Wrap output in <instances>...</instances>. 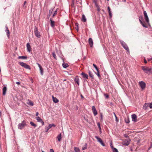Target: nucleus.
<instances>
[{"label":"nucleus","instance_id":"nucleus-1","mask_svg":"<svg viewBox=\"0 0 152 152\" xmlns=\"http://www.w3.org/2000/svg\"><path fill=\"white\" fill-rule=\"evenodd\" d=\"M142 69L145 73H152V67L149 68L145 66H142Z\"/></svg>","mask_w":152,"mask_h":152},{"label":"nucleus","instance_id":"nucleus-2","mask_svg":"<svg viewBox=\"0 0 152 152\" xmlns=\"http://www.w3.org/2000/svg\"><path fill=\"white\" fill-rule=\"evenodd\" d=\"M26 125V122L25 121L23 120L20 123H19L18 124V128L20 129H23L24 127Z\"/></svg>","mask_w":152,"mask_h":152},{"label":"nucleus","instance_id":"nucleus-3","mask_svg":"<svg viewBox=\"0 0 152 152\" xmlns=\"http://www.w3.org/2000/svg\"><path fill=\"white\" fill-rule=\"evenodd\" d=\"M120 43L123 47L129 53V50L128 46L126 43L123 41H121Z\"/></svg>","mask_w":152,"mask_h":152},{"label":"nucleus","instance_id":"nucleus-4","mask_svg":"<svg viewBox=\"0 0 152 152\" xmlns=\"http://www.w3.org/2000/svg\"><path fill=\"white\" fill-rule=\"evenodd\" d=\"M34 32L36 37L38 38H39L40 37V33L38 31L37 27L36 26L34 27Z\"/></svg>","mask_w":152,"mask_h":152},{"label":"nucleus","instance_id":"nucleus-5","mask_svg":"<svg viewBox=\"0 0 152 152\" xmlns=\"http://www.w3.org/2000/svg\"><path fill=\"white\" fill-rule=\"evenodd\" d=\"M53 126L55 127L56 126V125L53 124H49L48 126H45V132H48L49 130Z\"/></svg>","mask_w":152,"mask_h":152},{"label":"nucleus","instance_id":"nucleus-6","mask_svg":"<svg viewBox=\"0 0 152 152\" xmlns=\"http://www.w3.org/2000/svg\"><path fill=\"white\" fill-rule=\"evenodd\" d=\"M95 137L97 139L98 141L99 142L102 146L104 147H105V145L104 143L100 137L96 136H95Z\"/></svg>","mask_w":152,"mask_h":152},{"label":"nucleus","instance_id":"nucleus-7","mask_svg":"<svg viewBox=\"0 0 152 152\" xmlns=\"http://www.w3.org/2000/svg\"><path fill=\"white\" fill-rule=\"evenodd\" d=\"M143 14L145 17V18L146 22L147 23H149V19L148 17L147 13L145 11H143Z\"/></svg>","mask_w":152,"mask_h":152},{"label":"nucleus","instance_id":"nucleus-8","mask_svg":"<svg viewBox=\"0 0 152 152\" xmlns=\"http://www.w3.org/2000/svg\"><path fill=\"white\" fill-rule=\"evenodd\" d=\"M140 85L142 89H145L146 84L145 82L143 81H141L139 82Z\"/></svg>","mask_w":152,"mask_h":152},{"label":"nucleus","instance_id":"nucleus-9","mask_svg":"<svg viewBox=\"0 0 152 152\" xmlns=\"http://www.w3.org/2000/svg\"><path fill=\"white\" fill-rule=\"evenodd\" d=\"M130 140H125L123 142V144L126 146H128L130 144Z\"/></svg>","mask_w":152,"mask_h":152},{"label":"nucleus","instance_id":"nucleus-10","mask_svg":"<svg viewBox=\"0 0 152 152\" xmlns=\"http://www.w3.org/2000/svg\"><path fill=\"white\" fill-rule=\"evenodd\" d=\"M92 110L93 113L94 114V116H96L97 114V111L96 110L95 107L94 106H93L92 107Z\"/></svg>","mask_w":152,"mask_h":152},{"label":"nucleus","instance_id":"nucleus-11","mask_svg":"<svg viewBox=\"0 0 152 152\" xmlns=\"http://www.w3.org/2000/svg\"><path fill=\"white\" fill-rule=\"evenodd\" d=\"M132 120L134 122H136L137 121V116L136 115L134 114L132 115Z\"/></svg>","mask_w":152,"mask_h":152},{"label":"nucleus","instance_id":"nucleus-12","mask_svg":"<svg viewBox=\"0 0 152 152\" xmlns=\"http://www.w3.org/2000/svg\"><path fill=\"white\" fill-rule=\"evenodd\" d=\"M88 43L91 47H92L93 45V42L92 39L90 38L89 39Z\"/></svg>","mask_w":152,"mask_h":152},{"label":"nucleus","instance_id":"nucleus-13","mask_svg":"<svg viewBox=\"0 0 152 152\" xmlns=\"http://www.w3.org/2000/svg\"><path fill=\"white\" fill-rule=\"evenodd\" d=\"M74 81L78 85H79V80L77 76L74 79Z\"/></svg>","mask_w":152,"mask_h":152},{"label":"nucleus","instance_id":"nucleus-14","mask_svg":"<svg viewBox=\"0 0 152 152\" xmlns=\"http://www.w3.org/2000/svg\"><path fill=\"white\" fill-rule=\"evenodd\" d=\"M26 46L28 51L29 52H30L31 51V50L30 45L28 43H27L26 44Z\"/></svg>","mask_w":152,"mask_h":152},{"label":"nucleus","instance_id":"nucleus-15","mask_svg":"<svg viewBox=\"0 0 152 152\" xmlns=\"http://www.w3.org/2000/svg\"><path fill=\"white\" fill-rule=\"evenodd\" d=\"M81 75L83 78H85L86 79H88V76L87 74H86L84 72H82L81 73Z\"/></svg>","mask_w":152,"mask_h":152},{"label":"nucleus","instance_id":"nucleus-16","mask_svg":"<svg viewBox=\"0 0 152 152\" xmlns=\"http://www.w3.org/2000/svg\"><path fill=\"white\" fill-rule=\"evenodd\" d=\"M148 107H150L149 103H145L143 106V108L145 110H146Z\"/></svg>","mask_w":152,"mask_h":152},{"label":"nucleus","instance_id":"nucleus-17","mask_svg":"<svg viewBox=\"0 0 152 152\" xmlns=\"http://www.w3.org/2000/svg\"><path fill=\"white\" fill-rule=\"evenodd\" d=\"M50 25L53 28L55 26V22L52 20L51 18L50 19Z\"/></svg>","mask_w":152,"mask_h":152},{"label":"nucleus","instance_id":"nucleus-18","mask_svg":"<svg viewBox=\"0 0 152 152\" xmlns=\"http://www.w3.org/2000/svg\"><path fill=\"white\" fill-rule=\"evenodd\" d=\"M7 90V88L6 86H4L3 88V95H5L6 94V92Z\"/></svg>","mask_w":152,"mask_h":152},{"label":"nucleus","instance_id":"nucleus-19","mask_svg":"<svg viewBox=\"0 0 152 152\" xmlns=\"http://www.w3.org/2000/svg\"><path fill=\"white\" fill-rule=\"evenodd\" d=\"M52 98L53 102L55 103H57L58 102V100L56 98L52 96Z\"/></svg>","mask_w":152,"mask_h":152},{"label":"nucleus","instance_id":"nucleus-20","mask_svg":"<svg viewBox=\"0 0 152 152\" xmlns=\"http://www.w3.org/2000/svg\"><path fill=\"white\" fill-rule=\"evenodd\" d=\"M5 28H6L5 32L7 33V37H9L10 34V33L7 25L6 26Z\"/></svg>","mask_w":152,"mask_h":152},{"label":"nucleus","instance_id":"nucleus-21","mask_svg":"<svg viewBox=\"0 0 152 152\" xmlns=\"http://www.w3.org/2000/svg\"><path fill=\"white\" fill-rule=\"evenodd\" d=\"M82 20L83 22H86V19L84 14L82 15Z\"/></svg>","mask_w":152,"mask_h":152},{"label":"nucleus","instance_id":"nucleus-22","mask_svg":"<svg viewBox=\"0 0 152 152\" xmlns=\"http://www.w3.org/2000/svg\"><path fill=\"white\" fill-rule=\"evenodd\" d=\"M110 146L113 150V152H118L117 149L113 147L112 144Z\"/></svg>","mask_w":152,"mask_h":152},{"label":"nucleus","instance_id":"nucleus-23","mask_svg":"<svg viewBox=\"0 0 152 152\" xmlns=\"http://www.w3.org/2000/svg\"><path fill=\"white\" fill-rule=\"evenodd\" d=\"M139 20L140 23L142 24V26L143 27H145V28H147V26L146 25H145L142 22V20H141V19H140V17H139Z\"/></svg>","mask_w":152,"mask_h":152},{"label":"nucleus","instance_id":"nucleus-24","mask_svg":"<svg viewBox=\"0 0 152 152\" xmlns=\"http://www.w3.org/2000/svg\"><path fill=\"white\" fill-rule=\"evenodd\" d=\"M88 74H89V76L90 77H91L92 78H94V75H93V73H92V72L91 71H88Z\"/></svg>","mask_w":152,"mask_h":152},{"label":"nucleus","instance_id":"nucleus-25","mask_svg":"<svg viewBox=\"0 0 152 152\" xmlns=\"http://www.w3.org/2000/svg\"><path fill=\"white\" fill-rule=\"evenodd\" d=\"M61 134L60 133L58 135L57 137V138L58 139V140L59 141H60L61 140Z\"/></svg>","mask_w":152,"mask_h":152},{"label":"nucleus","instance_id":"nucleus-26","mask_svg":"<svg viewBox=\"0 0 152 152\" xmlns=\"http://www.w3.org/2000/svg\"><path fill=\"white\" fill-rule=\"evenodd\" d=\"M74 148L75 152H80V149L78 148L75 147Z\"/></svg>","mask_w":152,"mask_h":152},{"label":"nucleus","instance_id":"nucleus-27","mask_svg":"<svg viewBox=\"0 0 152 152\" xmlns=\"http://www.w3.org/2000/svg\"><path fill=\"white\" fill-rule=\"evenodd\" d=\"M23 67H24L27 69H31V68H30L29 66L28 65L26 64Z\"/></svg>","mask_w":152,"mask_h":152},{"label":"nucleus","instance_id":"nucleus-28","mask_svg":"<svg viewBox=\"0 0 152 152\" xmlns=\"http://www.w3.org/2000/svg\"><path fill=\"white\" fill-rule=\"evenodd\" d=\"M27 58V57L26 56H19L18 57V59H26Z\"/></svg>","mask_w":152,"mask_h":152},{"label":"nucleus","instance_id":"nucleus-29","mask_svg":"<svg viewBox=\"0 0 152 152\" xmlns=\"http://www.w3.org/2000/svg\"><path fill=\"white\" fill-rule=\"evenodd\" d=\"M26 63H24L23 62H19V64L22 66L24 67Z\"/></svg>","mask_w":152,"mask_h":152},{"label":"nucleus","instance_id":"nucleus-30","mask_svg":"<svg viewBox=\"0 0 152 152\" xmlns=\"http://www.w3.org/2000/svg\"><path fill=\"white\" fill-rule=\"evenodd\" d=\"M62 66L64 68H66L68 66V64L67 63L65 64L64 62H63L62 64Z\"/></svg>","mask_w":152,"mask_h":152},{"label":"nucleus","instance_id":"nucleus-31","mask_svg":"<svg viewBox=\"0 0 152 152\" xmlns=\"http://www.w3.org/2000/svg\"><path fill=\"white\" fill-rule=\"evenodd\" d=\"M36 119L38 122H40L42 121V120L39 116L36 117Z\"/></svg>","mask_w":152,"mask_h":152},{"label":"nucleus","instance_id":"nucleus-32","mask_svg":"<svg viewBox=\"0 0 152 152\" xmlns=\"http://www.w3.org/2000/svg\"><path fill=\"white\" fill-rule=\"evenodd\" d=\"M93 66L95 68L96 70L97 71V72H98V70H99V69L94 64H93Z\"/></svg>","mask_w":152,"mask_h":152},{"label":"nucleus","instance_id":"nucleus-33","mask_svg":"<svg viewBox=\"0 0 152 152\" xmlns=\"http://www.w3.org/2000/svg\"><path fill=\"white\" fill-rule=\"evenodd\" d=\"M30 123L31 124V125L33 126H34L35 127L37 126V125L35 124H34L32 122H30Z\"/></svg>","mask_w":152,"mask_h":152},{"label":"nucleus","instance_id":"nucleus-34","mask_svg":"<svg viewBox=\"0 0 152 152\" xmlns=\"http://www.w3.org/2000/svg\"><path fill=\"white\" fill-rule=\"evenodd\" d=\"M125 121L126 123L128 124L129 123V120L128 118L125 119Z\"/></svg>","mask_w":152,"mask_h":152},{"label":"nucleus","instance_id":"nucleus-35","mask_svg":"<svg viewBox=\"0 0 152 152\" xmlns=\"http://www.w3.org/2000/svg\"><path fill=\"white\" fill-rule=\"evenodd\" d=\"M57 13V9L54 12L53 15L52 17H54V16L56 15Z\"/></svg>","mask_w":152,"mask_h":152},{"label":"nucleus","instance_id":"nucleus-36","mask_svg":"<svg viewBox=\"0 0 152 152\" xmlns=\"http://www.w3.org/2000/svg\"><path fill=\"white\" fill-rule=\"evenodd\" d=\"M39 70L40 72V73L41 75H43V69L42 68L40 69Z\"/></svg>","mask_w":152,"mask_h":152},{"label":"nucleus","instance_id":"nucleus-37","mask_svg":"<svg viewBox=\"0 0 152 152\" xmlns=\"http://www.w3.org/2000/svg\"><path fill=\"white\" fill-rule=\"evenodd\" d=\"M87 144L86 143L85 144V146L84 147H82V150H83L86 149L87 148Z\"/></svg>","mask_w":152,"mask_h":152},{"label":"nucleus","instance_id":"nucleus-38","mask_svg":"<svg viewBox=\"0 0 152 152\" xmlns=\"http://www.w3.org/2000/svg\"><path fill=\"white\" fill-rule=\"evenodd\" d=\"M53 56L55 59H56V56L55 54V53L54 52H53L52 53Z\"/></svg>","mask_w":152,"mask_h":152},{"label":"nucleus","instance_id":"nucleus-39","mask_svg":"<svg viewBox=\"0 0 152 152\" xmlns=\"http://www.w3.org/2000/svg\"><path fill=\"white\" fill-rule=\"evenodd\" d=\"M97 125L98 126L99 128V131H101V126H100V124L99 123V122L98 123H97Z\"/></svg>","mask_w":152,"mask_h":152},{"label":"nucleus","instance_id":"nucleus-40","mask_svg":"<svg viewBox=\"0 0 152 152\" xmlns=\"http://www.w3.org/2000/svg\"><path fill=\"white\" fill-rule=\"evenodd\" d=\"M113 114H114V116L115 117V121L117 122H118V120L117 117L115 113H113Z\"/></svg>","mask_w":152,"mask_h":152},{"label":"nucleus","instance_id":"nucleus-41","mask_svg":"<svg viewBox=\"0 0 152 152\" xmlns=\"http://www.w3.org/2000/svg\"><path fill=\"white\" fill-rule=\"evenodd\" d=\"M108 13L110 17L111 18L112 16V14L111 11H108Z\"/></svg>","mask_w":152,"mask_h":152},{"label":"nucleus","instance_id":"nucleus-42","mask_svg":"<svg viewBox=\"0 0 152 152\" xmlns=\"http://www.w3.org/2000/svg\"><path fill=\"white\" fill-rule=\"evenodd\" d=\"M53 10V9H50L49 10V16H50L51 15V14L52 13V11Z\"/></svg>","mask_w":152,"mask_h":152},{"label":"nucleus","instance_id":"nucleus-43","mask_svg":"<svg viewBox=\"0 0 152 152\" xmlns=\"http://www.w3.org/2000/svg\"><path fill=\"white\" fill-rule=\"evenodd\" d=\"M28 104L31 106H33L34 105L33 103L31 101L29 102Z\"/></svg>","mask_w":152,"mask_h":152},{"label":"nucleus","instance_id":"nucleus-44","mask_svg":"<svg viewBox=\"0 0 152 152\" xmlns=\"http://www.w3.org/2000/svg\"><path fill=\"white\" fill-rule=\"evenodd\" d=\"M78 24L77 23H76L75 24V25H76V26L77 27H76L75 28L77 30V31H78V30H79V29H78Z\"/></svg>","mask_w":152,"mask_h":152},{"label":"nucleus","instance_id":"nucleus-45","mask_svg":"<svg viewBox=\"0 0 152 152\" xmlns=\"http://www.w3.org/2000/svg\"><path fill=\"white\" fill-rule=\"evenodd\" d=\"M37 64L38 65V66L39 68V69L42 68L41 66L39 64L37 63Z\"/></svg>","mask_w":152,"mask_h":152},{"label":"nucleus","instance_id":"nucleus-46","mask_svg":"<svg viewBox=\"0 0 152 152\" xmlns=\"http://www.w3.org/2000/svg\"><path fill=\"white\" fill-rule=\"evenodd\" d=\"M97 72V73H95L99 77H100V74L99 73V70H98V72Z\"/></svg>","mask_w":152,"mask_h":152},{"label":"nucleus","instance_id":"nucleus-47","mask_svg":"<svg viewBox=\"0 0 152 152\" xmlns=\"http://www.w3.org/2000/svg\"><path fill=\"white\" fill-rule=\"evenodd\" d=\"M94 2H95V5L96 6V7H99V5H98V4H97V3H96V2H95V1H94Z\"/></svg>","mask_w":152,"mask_h":152},{"label":"nucleus","instance_id":"nucleus-48","mask_svg":"<svg viewBox=\"0 0 152 152\" xmlns=\"http://www.w3.org/2000/svg\"><path fill=\"white\" fill-rule=\"evenodd\" d=\"M150 108H152V102L150 103Z\"/></svg>","mask_w":152,"mask_h":152},{"label":"nucleus","instance_id":"nucleus-49","mask_svg":"<svg viewBox=\"0 0 152 152\" xmlns=\"http://www.w3.org/2000/svg\"><path fill=\"white\" fill-rule=\"evenodd\" d=\"M97 11H98V12H99L100 11V8L99 7H97Z\"/></svg>","mask_w":152,"mask_h":152},{"label":"nucleus","instance_id":"nucleus-50","mask_svg":"<svg viewBox=\"0 0 152 152\" xmlns=\"http://www.w3.org/2000/svg\"><path fill=\"white\" fill-rule=\"evenodd\" d=\"M50 152H54V151L53 149H50Z\"/></svg>","mask_w":152,"mask_h":152},{"label":"nucleus","instance_id":"nucleus-51","mask_svg":"<svg viewBox=\"0 0 152 152\" xmlns=\"http://www.w3.org/2000/svg\"><path fill=\"white\" fill-rule=\"evenodd\" d=\"M26 1H25L24 2V3H23V7H24L25 8L26 7V6H25V4H26Z\"/></svg>","mask_w":152,"mask_h":152},{"label":"nucleus","instance_id":"nucleus-52","mask_svg":"<svg viewBox=\"0 0 152 152\" xmlns=\"http://www.w3.org/2000/svg\"><path fill=\"white\" fill-rule=\"evenodd\" d=\"M39 114V113H38V112H36V115H36V116H38V115Z\"/></svg>","mask_w":152,"mask_h":152},{"label":"nucleus","instance_id":"nucleus-53","mask_svg":"<svg viewBox=\"0 0 152 152\" xmlns=\"http://www.w3.org/2000/svg\"><path fill=\"white\" fill-rule=\"evenodd\" d=\"M40 123H42V125H44V122L42 121H42H41V122H40Z\"/></svg>","mask_w":152,"mask_h":152},{"label":"nucleus","instance_id":"nucleus-54","mask_svg":"<svg viewBox=\"0 0 152 152\" xmlns=\"http://www.w3.org/2000/svg\"><path fill=\"white\" fill-rule=\"evenodd\" d=\"M107 9H108V11H111L110 9V7H108Z\"/></svg>","mask_w":152,"mask_h":152},{"label":"nucleus","instance_id":"nucleus-55","mask_svg":"<svg viewBox=\"0 0 152 152\" xmlns=\"http://www.w3.org/2000/svg\"><path fill=\"white\" fill-rule=\"evenodd\" d=\"M16 83L17 84H18V85H20V83L19 82H16Z\"/></svg>","mask_w":152,"mask_h":152},{"label":"nucleus","instance_id":"nucleus-56","mask_svg":"<svg viewBox=\"0 0 152 152\" xmlns=\"http://www.w3.org/2000/svg\"><path fill=\"white\" fill-rule=\"evenodd\" d=\"M144 63H145V64H146L147 63V61H146V59H145L144 58Z\"/></svg>","mask_w":152,"mask_h":152},{"label":"nucleus","instance_id":"nucleus-57","mask_svg":"<svg viewBox=\"0 0 152 152\" xmlns=\"http://www.w3.org/2000/svg\"><path fill=\"white\" fill-rule=\"evenodd\" d=\"M151 59H152L151 58H149L148 59V61H150Z\"/></svg>","mask_w":152,"mask_h":152},{"label":"nucleus","instance_id":"nucleus-58","mask_svg":"<svg viewBox=\"0 0 152 152\" xmlns=\"http://www.w3.org/2000/svg\"><path fill=\"white\" fill-rule=\"evenodd\" d=\"M101 119L102 120V115H101Z\"/></svg>","mask_w":152,"mask_h":152},{"label":"nucleus","instance_id":"nucleus-59","mask_svg":"<svg viewBox=\"0 0 152 152\" xmlns=\"http://www.w3.org/2000/svg\"><path fill=\"white\" fill-rule=\"evenodd\" d=\"M81 96L82 98H84L83 96L82 95H81Z\"/></svg>","mask_w":152,"mask_h":152},{"label":"nucleus","instance_id":"nucleus-60","mask_svg":"<svg viewBox=\"0 0 152 152\" xmlns=\"http://www.w3.org/2000/svg\"><path fill=\"white\" fill-rule=\"evenodd\" d=\"M123 1L124 2H125L126 1V0H124Z\"/></svg>","mask_w":152,"mask_h":152},{"label":"nucleus","instance_id":"nucleus-61","mask_svg":"<svg viewBox=\"0 0 152 152\" xmlns=\"http://www.w3.org/2000/svg\"><path fill=\"white\" fill-rule=\"evenodd\" d=\"M108 97V96L107 95L106 96V97H107H107Z\"/></svg>","mask_w":152,"mask_h":152},{"label":"nucleus","instance_id":"nucleus-62","mask_svg":"<svg viewBox=\"0 0 152 152\" xmlns=\"http://www.w3.org/2000/svg\"><path fill=\"white\" fill-rule=\"evenodd\" d=\"M66 79H64V81H66Z\"/></svg>","mask_w":152,"mask_h":152},{"label":"nucleus","instance_id":"nucleus-63","mask_svg":"<svg viewBox=\"0 0 152 152\" xmlns=\"http://www.w3.org/2000/svg\"><path fill=\"white\" fill-rule=\"evenodd\" d=\"M151 146H150V148H149V149H150V148H151Z\"/></svg>","mask_w":152,"mask_h":152},{"label":"nucleus","instance_id":"nucleus-64","mask_svg":"<svg viewBox=\"0 0 152 152\" xmlns=\"http://www.w3.org/2000/svg\"><path fill=\"white\" fill-rule=\"evenodd\" d=\"M42 152H44V151H42Z\"/></svg>","mask_w":152,"mask_h":152}]
</instances>
